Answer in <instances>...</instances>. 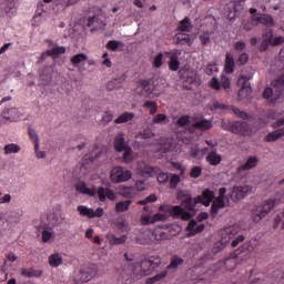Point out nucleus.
<instances>
[{
    "mask_svg": "<svg viewBox=\"0 0 284 284\" xmlns=\"http://www.w3.org/2000/svg\"><path fill=\"white\" fill-rule=\"evenodd\" d=\"M201 45H210L212 43V32L204 31L199 37Z\"/></svg>",
    "mask_w": 284,
    "mask_h": 284,
    "instance_id": "37998d69",
    "label": "nucleus"
},
{
    "mask_svg": "<svg viewBox=\"0 0 284 284\" xmlns=\"http://www.w3.org/2000/svg\"><path fill=\"white\" fill-rule=\"evenodd\" d=\"M201 172H203V170L201 169V166H194L191 170L190 176L192 179H199V176H201Z\"/></svg>",
    "mask_w": 284,
    "mask_h": 284,
    "instance_id": "0e129e2a",
    "label": "nucleus"
},
{
    "mask_svg": "<svg viewBox=\"0 0 284 284\" xmlns=\"http://www.w3.org/2000/svg\"><path fill=\"white\" fill-rule=\"evenodd\" d=\"M239 234V226H227L221 230L220 236H221V243L222 245H226V243H230L234 236Z\"/></svg>",
    "mask_w": 284,
    "mask_h": 284,
    "instance_id": "9d476101",
    "label": "nucleus"
},
{
    "mask_svg": "<svg viewBox=\"0 0 284 284\" xmlns=\"http://www.w3.org/2000/svg\"><path fill=\"white\" fill-rule=\"evenodd\" d=\"M136 194V189L134 186H124L121 190V196H124V199H132Z\"/></svg>",
    "mask_w": 284,
    "mask_h": 284,
    "instance_id": "79ce46f5",
    "label": "nucleus"
},
{
    "mask_svg": "<svg viewBox=\"0 0 284 284\" xmlns=\"http://www.w3.org/2000/svg\"><path fill=\"white\" fill-rule=\"evenodd\" d=\"M132 119H134V113L123 112L114 120V123L116 125H121V123H128V122L132 121Z\"/></svg>",
    "mask_w": 284,
    "mask_h": 284,
    "instance_id": "72a5a7b5",
    "label": "nucleus"
},
{
    "mask_svg": "<svg viewBox=\"0 0 284 284\" xmlns=\"http://www.w3.org/2000/svg\"><path fill=\"white\" fill-rule=\"evenodd\" d=\"M139 85L141 88V97L148 99L154 92V83L152 80H140Z\"/></svg>",
    "mask_w": 284,
    "mask_h": 284,
    "instance_id": "4468645a",
    "label": "nucleus"
},
{
    "mask_svg": "<svg viewBox=\"0 0 284 284\" xmlns=\"http://www.w3.org/2000/svg\"><path fill=\"white\" fill-rule=\"evenodd\" d=\"M63 221H65V217L61 213H53L49 216V225L52 227H59V225H63Z\"/></svg>",
    "mask_w": 284,
    "mask_h": 284,
    "instance_id": "a878e982",
    "label": "nucleus"
},
{
    "mask_svg": "<svg viewBox=\"0 0 284 284\" xmlns=\"http://www.w3.org/2000/svg\"><path fill=\"white\" fill-rule=\"evenodd\" d=\"M78 212L81 216H87L88 219H101L103 214H105V211L103 207H98L95 211L94 209H90L85 205H79Z\"/></svg>",
    "mask_w": 284,
    "mask_h": 284,
    "instance_id": "1a4fd4ad",
    "label": "nucleus"
},
{
    "mask_svg": "<svg viewBox=\"0 0 284 284\" xmlns=\"http://www.w3.org/2000/svg\"><path fill=\"white\" fill-rule=\"evenodd\" d=\"M152 236L155 241H168L170 239V233L163 227H155L152 232Z\"/></svg>",
    "mask_w": 284,
    "mask_h": 284,
    "instance_id": "393cba45",
    "label": "nucleus"
},
{
    "mask_svg": "<svg viewBox=\"0 0 284 284\" xmlns=\"http://www.w3.org/2000/svg\"><path fill=\"white\" fill-rule=\"evenodd\" d=\"M258 165V159L256 156H250L247 158L246 162L244 164H241L236 169V173L241 174V172H245L247 170H254Z\"/></svg>",
    "mask_w": 284,
    "mask_h": 284,
    "instance_id": "dca6fc26",
    "label": "nucleus"
},
{
    "mask_svg": "<svg viewBox=\"0 0 284 284\" xmlns=\"http://www.w3.org/2000/svg\"><path fill=\"white\" fill-rule=\"evenodd\" d=\"M168 276V270L162 271L161 273L154 275L153 277H149L146 280V284H154L158 283V281H163Z\"/></svg>",
    "mask_w": 284,
    "mask_h": 284,
    "instance_id": "a18cd8bd",
    "label": "nucleus"
},
{
    "mask_svg": "<svg viewBox=\"0 0 284 284\" xmlns=\"http://www.w3.org/2000/svg\"><path fill=\"white\" fill-rule=\"evenodd\" d=\"M173 43H175V45H189V48H192V45H194V39L192 38V36L179 31L173 37Z\"/></svg>",
    "mask_w": 284,
    "mask_h": 284,
    "instance_id": "f8f14e48",
    "label": "nucleus"
},
{
    "mask_svg": "<svg viewBox=\"0 0 284 284\" xmlns=\"http://www.w3.org/2000/svg\"><path fill=\"white\" fill-rule=\"evenodd\" d=\"M204 72L209 77H212V74H214V72H219V67L214 63L207 64L204 69Z\"/></svg>",
    "mask_w": 284,
    "mask_h": 284,
    "instance_id": "13d9d810",
    "label": "nucleus"
},
{
    "mask_svg": "<svg viewBox=\"0 0 284 284\" xmlns=\"http://www.w3.org/2000/svg\"><path fill=\"white\" fill-rule=\"evenodd\" d=\"M49 265L50 267H60L63 265V256L60 253H53L49 256Z\"/></svg>",
    "mask_w": 284,
    "mask_h": 284,
    "instance_id": "473e14b6",
    "label": "nucleus"
},
{
    "mask_svg": "<svg viewBox=\"0 0 284 284\" xmlns=\"http://www.w3.org/2000/svg\"><path fill=\"white\" fill-rule=\"evenodd\" d=\"M256 243H258L256 239H251L248 242H245L242 245V252H254V245H256Z\"/></svg>",
    "mask_w": 284,
    "mask_h": 284,
    "instance_id": "49530a36",
    "label": "nucleus"
},
{
    "mask_svg": "<svg viewBox=\"0 0 284 284\" xmlns=\"http://www.w3.org/2000/svg\"><path fill=\"white\" fill-rule=\"evenodd\" d=\"M124 163H132V161H134V158L132 156V149H125L123 156H122Z\"/></svg>",
    "mask_w": 284,
    "mask_h": 284,
    "instance_id": "4d7b16f0",
    "label": "nucleus"
},
{
    "mask_svg": "<svg viewBox=\"0 0 284 284\" xmlns=\"http://www.w3.org/2000/svg\"><path fill=\"white\" fill-rule=\"evenodd\" d=\"M255 21H258V23L266 26V28H274V26H276V22H274V18L265 13L255 17Z\"/></svg>",
    "mask_w": 284,
    "mask_h": 284,
    "instance_id": "5701e85b",
    "label": "nucleus"
},
{
    "mask_svg": "<svg viewBox=\"0 0 284 284\" xmlns=\"http://www.w3.org/2000/svg\"><path fill=\"white\" fill-rule=\"evenodd\" d=\"M237 85L240 89L239 97L240 99H247L252 94V84L250 83V77L241 75L237 79Z\"/></svg>",
    "mask_w": 284,
    "mask_h": 284,
    "instance_id": "0eeeda50",
    "label": "nucleus"
},
{
    "mask_svg": "<svg viewBox=\"0 0 284 284\" xmlns=\"http://www.w3.org/2000/svg\"><path fill=\"white\" fill-rule=\"evenodd\" d=\"M4 154H19L21 152V146L19 144L10 143L4 145L3 148Z\"/></svg>",
    "mask_w": 284,
    "mask_h": 284,
    "instance_id": "c9c22d12",
    "label": "nucleus"
},
{
    "mask_svg": "<svg viewBox=\"0 0 284 284\" xmlns=\"http://www.w3.org/2000/svg\"><path fill=\"white\" fill-rule=\"evenodd\" d=\"M132 179V171L123 170V166H114L111 170V181L113 183H125Z\"/></svg>",
    "mask_w": 284,
    "mask_h": 284,
    "instance_id": "423d86ee",
    "label": "nucleus"
},
{
    "mask_svg": "<svg viewBox=\"0 0 284 284\" xmlns=\"http://www.w3.org/2000/svg\"><path fill=\"white\" fill-rule=\"evenodd\" d=\"M158 200L159 197L156 196V194H150L144 200L138 201V205H148V203H156Z\"/></svg>",
    "mask_w": 284,
    "mask_h": 284,
    "instance_id": "8fccbe9b",
    "label": "nucleus"
},
{
    "mask_svg": "<svg viewBox=\"0 0 284 284\" xmlns=\"http://www.w3.org/2000/svg\"><path fill=\"white\" fill-rule=\"evenodd\" d=\"M192 196V192H190L189 190H181L178 192V201H185L189 197Z\"/></svg>",
    "mask_w": 284,
    "mask_h": 284,
    "instance_id": "6e6d98bb",
    "label": "nucleus"
},
{
    "mask_svg": "<svg viewBox=\"0 0 284 284\" xmlns=\"http://www.w3.org/2000/svg\"><path fill=\"white\" fill-rule=\"evenodd\" d=\"M114 148L116 152H123V150H128V143L125 142V134L119 133L114 139Z\"/></svg>",
    "mask_w": 284,
    "mask_h": 284,
    "instance_id": "aec40b11",
    "label": "nucleus"
},
{
    "mask_svg": "<svg viewBox=\"0 0 284 284\" xmlns=\"http://www.w3.org/2000/svg\"><path fill=\"white\" fill-rule=\"evenodd\" d=\"M212 201H214V191L205 189L201 195L196 196L195 203H201L202 205H205V207H210Z\"/></svg>",
    "mask_w": 284,
    "mask_h": 284,
    "instance_id": "ddd939ff",
    "label": "nucleus"
},
{
    "mask_svg": "<svg viewBox=\"0 0 284 284\" xmlns=\"http://www.w3.org/2000/svg\"><path fill=\"white\" fill-rule=\"evenodd\" d=\"M158 181L160 183H168V181H170V174L165 172H160L158 174Z\"/></svg>",
    "mask_w": 284,
    "mask_h": 284,
    "instance_id": "69168bd1",
    "label": "nucleus"
},
{
    "mask_svg": "<svg viewBox=\"0 0 284 284\" xmlns=\"http://www.w3.org/2000/svg\"><path fill=\"white\" fill-rule=\"evenodd\" d=\"M28 134L31 141L33 142V145H36V148H39V135L37 134V131L32 126H29Z\"/></svg>",
    "mask_w": 284,
    "mask_h": 284,
    "instance_id": "de8ad7c7",
    "label": "nucleus"
},
{
    "mask_svg": "<svg viewBox=\"0 0 284 284\" xmlns=\"http://www.w3.org/2000/svg\"><path fill=\"white\" fill-rule=\"evenodd\" d=\"M182 79L183 81H185V83H190V84L196 83V72L190 71V70L184 71Z\"/></svg>",
    "mask_w": 284,
    "mask_h": 284,
    "instance_id": "ea45409f",
    "label": "nucleus"
},
{
    "mask_svg": "<svg viewBox=\"0 0 284 284\" xmlns=\"http://www.w3.org/2000/svg\"><path fill=\"white\" fill-rule=\"evenodd\" d=\"M221 85L222 88H224V90H230L232 81L230 80L229 77L223 75L221 79Z\"/></svg>",
    "mask_w": 284,
    "mask_h": 284,
    "instance_id": "e2e57ef3",
    "label": "nucleus"
},
{
    "mask_svg": "<svg viewBox=\"0 0 284 284\" xmlns=\"http://www.w3.org/2000/svg\"><path fill=\"white\" fill-rule=\"evenodd\" d=\"M130 205H132V200L120 201L115 204V211L128 212V210H130Z\"/></svg>",
    "mask_w": 284,
    "mask_h": 284,
    "instance_id": "a19ab883",
    "label": "nucleus"
},
{
    "mask_svg": "<svg viewBox=\"0 0 284 284\" xmlns=\"http://www.w3.org/2000/svg\"><path fill=\"white\" fill-rule=\"evenodd\" d=\"M94 276H97V266L95 265L84 266L75 275V283L77 284L88 283V281H92Z\"/></svg>",
    "mask_w": 284,
    "mask_h": 284,
    "instance_id": "39448f33",
    "label": "nucleus"
},
{
    "mask_svg": "<svg viewBox=\"0 0 284 284\" xmlns=\"http://www.w3.org/2000/svg\"><path fill=\"white\" fill-rule=\"evenodd\" d=\"M168 115L163 114V113H159L153 118V123H168Z\"/></svg>",
    "mask_w": 284,
    "mask_h": 284,
    "instance_id": "052dcab7",
    "label": "nucleus"
},
{
    "mask_svg": "<svg viewBox=\"0 0 284 284\" xmlns=\"http://www.w3.org/2000/svg\"><path fill=\"white\" fill-rule=\"evenodd\" d=\"M106 241L110 245H123L128 241V235H121L118 237L114 234L106 235Z\"/></svg>",
    "mask_w": 284,
    "mask_h": 284,
    "instance_id": "c85d7f7f",
    "label": "nucleus"
},
{
    "mask_svg": "<svg viewBox=\"0 0 284 284\" xmlns=\"http://www.w3.org/2000/svg\"><path fill=\"white\" fill-rule=\"evenodd\" d=\"M263 278H264V275L258 268L251 270L250 275H248L250 284L258 283L260 281H263Z\"/></svg>",
    "mask_w": 284,
    "mask_h": 284,
    "instance_id": "7c9ffc66",
    "label": "nucleus"
},
{
    "mask_svg": "<svg viewBox=\"0 0 284 284\" xmlns=\"http://www.w3.org/2000/svg\"><path fill=\"white\" fill-rule=\"evenodd\" d=\"M120 45H121V42H119L116 40H110L106 43L108 50H112V52H116V50H119Z\"/></svg>",
    "mask_w": 284,
    "mask_h": 284,
    "instance_id": "bf43d9fd",
    "label": "nucleus"
},
{
    "mask_svg": "<svg viewBox=\"0 0 284 284\" xmlns=\"http://www.w3.org/2000/svg\"><path fill=\"white\" fill-rule=\"evenodd\" d=\"M140 136L142 139H152L154 136V133L150 129H144L142 132H140Z\"/></svg>",
    "mask_w": 284,
    "mask_h": 284,
    "instance_id": "774afa93",
    "label": "nucleus"
},
{
    "mask_svg": "<svg viewBox=\"0 0 284 284\" xmlns=\"http://www.w3.org/2000/svg\"><path fill=\"white\" fill-rule=\"evenodd\" d=\"M0 10L4 12V14H17V0H3L0 3Z\"/></svg>",
    "mask_w": 284,
    "mask_h": 284,
    "instance_id": "2eb2a0df",
    "label": "nucleus"
},
{
    "mask_svg": "<svg viewBox=\"0 0 284 284\" xmlns=\"http://www.w3.org/2000/svg\"><path fill=\"white\" fill-rule=\"evenodd\" d=\"M161 258L159 256L146 257L141 261L140 268L142 276H150L153 272H159V267H161Z\"/></svg>",
    "mask_w": 284,
    "mask_h": 284,
    "instance_id": "7ed1b4c3",
    "label": "nucleus"
},
{
    "mask_svg": "<svg viewBox=\"0 0 284 284\" xmlns=\"http://www.w3.org/2000/svg\"><path fill=\"white\" fill-rule=\"evenodd\" d=\"M247 61H250V54L247 53H242L239 59H237V64L239 65H245V63H247Z\"/></svg>",
    "mask_w": 284,
    "mask_h": 284,
    "instance_id": "338daca9",
    "label": "nucleus"
},
{
    "mask_svg": "<svg viewBox=\"0 0 284 284\" xmlns=\"http://www.w3.org/2000/svg\"><path fill=\"white\" fill-rule=\"evenodd\" d=\"M185 261L179 255H174L171 257L170 264L166 266V270H176L179 265H183Z\"/></svg>",
    "mask_w": 284,
    "mask_h": 284,
    "instance_id": "4c0bfd02",
    "label": "nucleus"
},
{
    "mask_svg": "<svg viewBox=\"0 0 284 284\" xmlns=\"http://www.w3.org/2000/svg\"><path fill=\"white\" fill-rule=\"evenodd\" d=\"M183 207L175 205L168 209V212L171 214V216H180L183 214Z\"/></svg>",
    "mask_w": 284,
    "mask_h": 284,
    "instance_id": "603ef678",
    "label": "nucleus"
},
{
    "mask_svg": "<svg viewBox=\"0 0 284 284\" xmlns=\"http://www.w3.org/2000/svg\"><path fill=\"white\" fill-rule=\"evenodd\" d=\"M236 68V62L234 61V55L231 52H227L224 61V72L226 74H232Z\"/></svg>",
    "mask_w": 284,
    "mask_h": 284,
    "instance_id": "f3484780",
    "label": "nucleus"
},
{
    "mask_svg": "<svg viewBox=\"0 0 284 284\" xmlns=\"http://www.w3.org/2000/svg\"><path fill=\"white\" fill-rule=\"evenodd\" d=\"M180 67H181V62L179 61V57L171 55L170 62H169V70H171V72H176Z\"/></svg>",
    "mask_w": 284,
    "mask_h": 284,
    "instance_id": "c03bdc74",
    "label": "nucleus"
},
{
    "mask_svg": "<svg viewBox=\"0 0 284 284\" xmlns=\"http://www.w3.org/2000/svg\"><path fill=\"white\" fill-rule=\"evenodd\" d=\"M178 128H185V125H190V115H182L176 120Z\"/></svg>",
    "mask_w": 284,
    "mask_h": 284,
    "instance_id": "864d4df0",
    "label": "nucleus"
},
{
    "mask_svg": "<svg viewBox=\"0 0 284 284\" xmlns=\"http://www.w3.org/2000/svg\"><path fill=\"white\" fill-rule=\"evenodd\" d=\"M212 121L206 119L195 121L193 123V128H195V130H201L202 132H207V130H212Z\"/></svg>",
    "mask_w": 284,
    "mask_h": 284,
    "instance_id": "cd10ccee",
    "label": "nucleus"
},
{
    "mask_svg": "<svg viewBox=\"0 0 284 284\" xmlns=\"http://www.w3.org/2000/svg\"><path fill=\"white\" fill-rule=\"evenodd\" d=\"M65 47H54L47 51L48 57H52V59L59 58L60 54H65Z\"/></svg>",
    "mask_w": 284,
    "mask_h": 284,
    "instance_id": "f704fd0d",
    "label": "nucleus"
},
{
    "mask_svg": "<svg viewBox=\"0 0 284 284\" xmlns=\"http://www.w3.org/2000/svg\"><path fill=\"white\" fill-rule=\"evenodd\" d=\"M210 149L204 148L203 150H201L199 148V144H192L190 146V151L189 154L192 159H203V156H205V152H207Z\"/></svg>",
    "mask_w": 284,
    "mask_h": 284,
    "instance_id": "6ab92c4d",
    "label": "nucleus"
},
{
    "mask_svg": "<svg viewBox=\"0 0 284 284\" xmlns=\"http://www.w3.org/2000/svg\"><path fill=\"white\" fill-rule=\"evenodd\" d=\"M169 183H170V189L175 190L176 185L181 183V176L176 174H171V179L169 180Z\"/></svg>",
    "mask_w": 284,
    "mask_h": 284,
    "instance_id": "5fc2aeb1",
    "label": "nucleus"
},
{
    "mask_svg": "<svg viewBox=\"0 0 284 284\" xmlns=\"http://www.w3.org/2000/svg\"><path fill=\"white\" fill-rule=\"evenodd\" d=\"M192 22L190 21L189 17H185L182 21L179 22L176 28L178 32H192Z\"/></svg>",
    "mask_w": 284,
    "mask_h": 284,
    "instance_id": "c756f323",
    "label": "nucleus"
},
{
    "mask_svg": "<svg viewBox=\"0 0 284 284\" xmlns=\"http://www.w3.org/2000/svg\"><path fill=\"white\" fill-rule=\"evenodd\" d=\"M250 190V186H235L232 191V196H234L236 201H241Z\"/></svg>",
    "mask_w": 284,
    "mask_h": 284,
    "instance_id": "bb28decb",
    "label": "nucleus"
},
{
    "mask_svg": "<svg viewBox=\"0 0 284 284\" xmlns=\"http://www.w3.org/2000/svg\"><path fill=\"white\" fill-rule=\"evenodd\" d=\"M225 207V200H219L215 197V200L212 202L211 205V219H214L216 214H219L220 210H224Z\"/></svg>",
    "mask_w": 284,
    "mask_h": 284,
    "instance_id": "412c9836",
    "label": "nucleus"
},
{
    "mask_svg": "<svg viewBox=\"0 0 284 284\" xmlns=\"http://www.w3.org/2000/svg\"><path fill=\"white\" fill-rule=\"evenodd\" d=\"M75 190L80 194H85L87 196H97L101 203H105V199H109V201H114L116 199V194H114V191L109 187L100 186L97 190L88 187V184L84 181H80L75 184Z\"/></svg>",
    "mask_w": 284,
    "mask_h": 284,
    "instance_id": "f257e3e1",
    "label": "nucleus"
},
{
    "mask_svg": "<svg viewBox=\"0 0 284 284\" xmlns=\"http://www.w3.org/2000/svg\"><path fill=\"white\" fill-rule=\"evenodd\" d=\"M196 204H199V202H196V197L192 199V195L182 201V205L185 207V210H189V212H194V210H196Z\"/></svg>",
    "mask_w": 284,
    "mask_h": 284,
    "instance_id": "e433bc0d",
    "label": "nucleus"
},
{
    "mask_svg": "<svg viewBox=\"0 0 284 284\" xmlns=\"http://www.w3.org/2000/svg\"><path fill=\"white\" fill-rule=\"evenodd\" d=\"M135 170L140 176H156L159 174V168L150 166L144 161L138 162Z\"/></svg>",
    "mask_w": 284,
    "mask_h": 284,
    "instance_id": "6e6552de",
    "label": "nucleus"
},
{
    "mask_svg": "<svg viewBox=\"0 0 284 284\" xmlns=\"http://www.w3.org/2000/svg\"><path fill=\"white\" fill-rule=\"evenodd\" d=\"M222 128L223 130H227V132H232L233 134H240V136H247V134H250V126H247L246 122L243 121H223Z\"/></svg>",
    "mask_w": 284,
    "mask_h": 284,
    "instance_id": "20e7f679",
    "label": "nucleus"
},
{
    "mask_svg": "<svg viewBox=\"0 0 284 284\" xmlns=\"http://www.w3.org/2000/svg\"><path fill=\"white\" fill-rule=\"evenodd\" d=\"M205 230V224L196 225V220H190L186 232H190V236H194L195 234H201Z\"/></svg>",
    "mask_w": 284,
    "mask_h": 284,
    "instance_id": "a211bd4d",
    "label": "nucleus"
},
{
    "mask_svg": "<svg viewBox=\"0 0 284 284\" xmlns=\"http://www.w3.org/2000/svg\"><path fill=\"white\" fill-rule=\"evenodd\" d=\"M2 119L7 121H19V111L17 108L4 109L2 112Z\"/></svg>",
    "mask_w": 284,
    "mask_h": 284,
    "instance_id": "b1692460",
    "label": "nucleus"
},
{
    "mask_svg": "<svg viewBox=\"0 0 284 284\" xmlns=\"http://www.w3.org/2000/svg\"><path fill=\"white\" fill-rule=\"evenodd\" d=\"M222 161L223 158L221 154L216 153V150L210 151L206 155V163H209V165H220Z\"/></svg>",
    "mask_w": 284,
    "mask_h": 284,
    "instance_id": "4be33fe9",
    "label": "nucleus"
},
{
    "mask_svg": "<svg viewBox=\"0 0 284 284\" xmlns=\"http://www.w3.org/2000/svg\"><path fill=\"white\" fill-rule=\"evenodd\" d=\"M161 65H163V54L160 52L155 55L154 60H153V68H161Z\"/></svg>",
    "mask_w": 284,
    "mask_h": 284,
    "instance_id": "680f3d73",
    "label": "nucleus"
},
{
    "mask_svg": "<svg viewBox=\"0 0 284 284\" xmlns=\"http://www.w3.org/2000/svg\"><path fill=\"white\" fill-rule=\"evenodd\" d=\"M83 61H88V55L85 53H78L71 58L73 68H79V63H83Z\"/></svg>",
    "mask_w": 284,
    "mask_h": 284,
    "instance_id": "58836bf2",
    "label": "nucleus"
},
{
    "mask_svg": "<svg viewBox=\"0 0 284 284\" xmlns=\"http://www.w3.org/2000/svg\"><path fill=\"white\" fill-rule=\"evenodd\" d=\"M161 221H168V215L165 213H155L152 214H143L141 216L142 225H154V223H161Z\"/></svg>",
    "mask_w": 284,
    "mask_h": 284,
    "instance_id": "9b49d317",
    "label": "nucleus"
},
{
    "mask_svg": "<svg viewBox=\"0 0 284 284\" xmlns=\"http://www.w3.org/2000/svg\"><path fill=\"white\" fill-rule=\"evenodd\" d=\"M143 108H151L150 109V114L154 115L156 112H159V105L156 104L155 101H145L143 104Z\"/></svg>",
    "mask_w": 284,
    "mask_h": 284,
    "instance_id": "09e8293b",
    "label": "nucleus"
},
{
    "mask_svg": "<svg viewBox=\"0 0 284 284\" xmlns=\"http://www.w3.org/2000/svg\"><path fill=\"white\" fill-rule=\"evenodd\" d=\"M42 272L34 268H22L21 275L26 278H41Z\"/></svg>",
    "mask_w": 284,
    "mask_h": 284,
    "instance_id": "2f4dec72",
    "label": "nucleus"
},
{
    "mask_svg": "<svg viewBox=\"0 0 284 284\" xmlns=\"http://www.w3.org/2000/svg\"><path fill=\"white\" fill-rule=\"evenodd\" d=\"M232 112L235 114V116H237L239 119H243L244 121H247L250 119V115H247V112L245 111H241L239 108L236 106H232Z\"/></svg>",
    "mask_w": 284,
    "mask_h": 284,
    "instance_id": "3c124183",
    "label": "nucleus"
},
{
    "mask_svg": "<svg viewBox=\"0 0 284 284\" xmlns=\"http://www.w3.org/2000/svg\"><path fill=\"white\" fill-rule=\"evenodd\" d=\"M276 200H266L262 204L255 206V209L252 210V219L254 223H261V221L274 210Z\"/></svg>",
    "mask_w": 284,
    "mask_h": 284,
    "instance_id": "f03ea898",
    "label": "nucleus"
}]
</instances>
